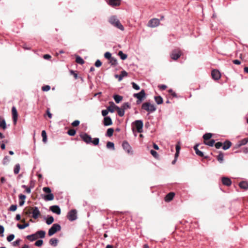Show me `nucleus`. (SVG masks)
<instances>
[{"instance_id":"c9c22d12","label":"nucleus","mask_w":248,"mask_h":248,"mask_svg":"<svg viewBox=\"0 0 248 248\" xmlns=\"http://www.w3.org/2000/svg\"><path fill=\"white\" fill-rule=\"evenodd\" d=\"M118 55L120 57L122 60H125L127 57V55L125 54H124L122 51H119Z\"/></svg>"},{"instance_id":"dca6fc26","label":"nucleus","mask_w":248,"mask_h":248,"mask_svg":"<svg viewBox=\"0 0 248 248\" xmlns=\"http://www.w3.org/2000/svg\"><path fill=\"white\" fill-rule=\"evenodd\" d=\"M103 124L105 126L110 125L112 124L111 118L109 116L105 117L103 121Z\"/></svg>"},{"instance_id":"423d86ee","label":"nucleus","mask_w":248,"mask_h":248,"mask_svg":"<svg viewBox=\"0 0 248 248\" xmlns=\"http://www.w3.org/2000/svg\"><path fill=\"white\" fill-rule=\"evenodd\" d=\"M160 24V20L157 18H153L150 20L148 23V26L151 28L157 27Z\"/></svg>"},{"instance_id":"79ce46f5","label":"nucleus","mask_w":248,"mask_h":248,"mask_svg":"<svg viewBox=\"0 0 248 248\" xmlns=\"http://www.w3.org/2000/svg\"><path fill=\"white\" fill-rule=\"evenodd\" d=\"M212 136V134L211 133H206L204 135H203V139L205 140H208L210 139H211Z\"/></svg>"},{"instance_id":"6ab92c4d","label":"nucleus","mask_w":248,"mask_h":248,"mask_svg":"<svg viewBox=\"0 0 248 248\" xmlns=\"http://www.w3.org/2000/svg\"><path fill=\"white\" fill-rule=\"evenodd\" d=\"M174 195H175V194L173 192H170V193H168L166 195V196L165 198V201L166 202H170L171 200H172Z\"/></svg>"},{"instance_id":"9b49d317","label":"nucleus","mask_w":248,"mask_h":248,"mask_svg":"<svg viewBox=\"0 0 248 248\" xmlns=\"http://www.w3.org/2000/svg\"><path fill=\"white\" fill-rule=\"evenodd\" d=\"M49 210L53 213L60 215L61 212V209L58 205H52L49 207Z\"/></svg>"},{"instance_id":"864d4df0","label":"nucleus","mask_w":248,"mask_h":248,"mask_svg":"<svg viewBox=\"0 0 248 248\" xmlns=\"http://www.w3.org/2000/svg\"><path fill=\"white\" fill-rule=\"evenodd\" d=\"M104 57L105 58L109 60L110 58L112 57L111 54L109 52H107L105 53Z\"/></svg>"},{"instance_id":"4468645a","label":"nucleus","mask_w":248,"mask_h":248,"mask_svg":"<svg viewBox=\"0 0 248 248\" xmlns=\"http://www.w3.org/2000/svg\"><path fill=\"white\" fill-rule=\"evenodd\" d=\"M127 76V73L125 70H123L121 72L120 75H115V77L118 78V81H121L124 77Z\"/></svg>"},{"instance_id":"c85d7f7f","label":"nucleus","mask_w":248,"mask_h":248,"mask_svg":"<svg viewBox=\"0 0 248 248\" xmlns=\"http://www.w3.org/2000/svg\"><path fill=\"white\" fill-rule=\"evenodd\" d=\"M116 106L114 103L112 102V104L108 107V110L111 113H113L114 111V109H116Z\"/></svg>"},{"instance_id":"bb28decb","label":"nucleus","mask_w":248,"mask_h":248,"mask_svg":"<svg viewBox=\"0 0 248 248\" xmlns=\"http://www.w3.org/2000/svg\"><path fill=\"white\" fill-rule=\"evenodd\" d=\"M49 243L50 245L56 247V246H57L58 240L57 238H51L49 240Z\"/></svg>"},{"instance_id":"f257e3e1","label":"nucleus","mask_w":248,"mask_h":248,"mask_svg":"<svg viewBox=\"0 0 248 248\" xmlns=\"http://www.w3.org/2000/svg\"><path fill=\"white\" fill-rule=\"evenodd\" d=\"M109 22L114 27L120 29L121 31H123L124 29V26L115 16H111L109 19Z\"/></svg>"},{"instance_id":"338daca9","label":"nucleus","mask_w":248,"mask_h":248,"mask_svg":"<svg viewBox=\"0 0 248 248\" xmlns=\"http://www.w3.org/2000/svg\"><path fill=\"white\" fill-rule=\"evenodd\" d=\"M43 58L46 60H49L51 58V56L49 54H45L43 56Z\"/></svg>"},{"instance_id":"ea45409f","label":"nucleus","mask_w":248,"mask_h":248,"mask_svg":"<svg viewBox=\"0 0 248 248\" xmlns=\"http://www.w3.org/2000/svg\"><path fill=\"white\" fill-rule=\"evenodd\" d=\"M106 146L108 149H111L112 150H114L115 149L114 143L111 141H108L107 143Z\"/></svg>"},{"instance_id":"20e7f679","label":"nucleus","mask_w":248,"mask_h":248,"mask_svg":"<svg viewBox=\"0 0 248 248\" xmlns=\"http://www.w3.org/2000/svg\"><path fill=\"white\" fill-rule=\"evenodd\" d=\"M67 218L71 221H74L77 218V212L75 209L70 211L67 215Z\"/></svg>"},{"instance_id":"a211bd4d","label":"nucleus","mask_w":248,"mask_h":248,"mask_svg":"<svg viewBox=\"0 0 248 248\" xmlns=\"http://www.w3.org/2000/svg\"><path fill=\"white\" fill-rule=\"evenodd\" d=\"M12 112L13 115V119L14 122L16 123L17 119V112L16 108L13 107L12 108Z\"/></svg>"},{"instance_id":"aec40b11","label":"nucleus","mask_w":248,"mask_h":248,"mask_svg":"<svg viewBox=\"0 0 248 248\" xmlns=\"http://www.w3.org/2000/svg\"><path fill=\"white\" fill-rule=\"evenodd\" d=\"M198 146H199L198 144H196L194 146V149L195 151V153L197 155H198L199 156H200L201 157H202L203 156V153L202 152L200 151L198 149Z\"/></svg>"},{"instance_id":"69168bd1","label":"nucleus","mask_w":248,"mask_h":248,"mask_svg":"<svg viewBox=\"0 0 248 248\" xmlns=\"http://www.w3.org/2000/svg\"><path fill=\"white\" fill-rule=\"evenodd\" d=\"M26 195H23V194H20L19 195V199L21 200H25V199H26Z\"/></svg>"},{"instance_id":"2f4dec72","label":"nucleus","mask_w":248,"mask_h":248,"mask_svg":"<svg viewBox=\"0 0 248 248\" xmlns=\"http://www.w3.org/2000/svg\"><path fill=\"white\" fill-rule=\"evenodd\" d=\"M248 142V138H245L239 141L238 146L240 147L242 145H244L246 144Z\"/></svg>"},{"instance_id":"4d7b16f0","label":"nucleus","mask_w":248,"mask_h":248,"mask_svg":"<svg viewBox=\"0 0 248 248\" xmlns=\"http://www.w3.org/2000/svg\"><path fill=\"white\" fill-rule=\"evenodd\" d=\"M50 89V87L49 85H46L42 88V90L43 91L47 92Z\"/></svg>"},{"instance_id":"49530a36","label":"nucleus","mask_w":248,"mask_h":248,"mask_svg":"<svg viewBox=\"0 0 248 248\" xmlns=\"http://www.w3.org/2000/svg\"><path fill=\"white\" fill-rule=\"evenodd\" d=\"M215 140H210V141H209L208 142L204 141V143L206 145H208V146H211V147L213 146V145L215 144Z\"/></svg>"},{"instance_id":"a18cd8bd","label":"nucleus","mask_w":248,"mask_h":248,"mask_svg":"<svg viewBox=\"0 0 248 248\" xmlns=\"http://www.w3.org/2000/svg\"><path fill=\"white\" fill-rule=\"evenodd\" d=\"M10 160V157L8 156H6L4 157L3 159V164L4 165H7L8 164V163L9 162Z\"/></svg>"},{"instance_id":"bf43d9fd","label":"nucleus","mask_w":248,"mask_h":248,"mask_svg":"<svg viewBox=\"0 0 248 248\" xmlns=\"http://www.w3.org/2000/svg\"><path fill=\"white\" fill-rule=\"evenodd\" d=\"M79 123H80V122L78 120H76L75 121H74L72 123V125L73 126H78L79 124Z\"/></svg>"},{"instance_id":"f704fd0d","label":"nucleus","mask_w":248,"mask_h":248,"mask_svg":"<svg viewBox=\"0 0 248 248\" xmlns=\"http://www.w3.org/2000/svg\"><path fill=\"white\" fill-rule=\"evenodd\" d=\"M54 221V218L52 216H48L46 220V223L47 225L52 224Z\"/></svg>"},{"instance_id":"6e6552de","label":"nucleus","mask_w":248,"mask_h":248,"mask_svg":"<svg viewBox=\"0 0 248 248\" xmlns=\"http://www.w3.org/2000/svg\"><path fill=\"white\" fill-rule=\"evenodd\" d=\"M124 150L129 154H133V151L132 148L128 142L124 141L123 142L122 144Z\"/></svg>"},{"instance_id":"2eb2a0df","label":"nucleus","mask_w":248,"mask_h":248,"mask_svg":"<svg viewBox=\"0 0 248 248\" xmlns=\"http://www.w3.org/2000/svg\"><path fill=\"white\" fill-rule=\"evenodd\" d=\"M121 0H109L108 3L112 7H115L119 6L121 4Z\"/></svg>"},{"instance_id":"473e14b6","label":"nucleus","mask_w":248,"mask_h":248,"mask_svg":"<svg viewBox=\"0 0 248 248\" xmlns=\"http://www.w3.org/2000/svg\"><path fill=\"white\" fill-rule=\"evenodd\" d=\"M76 62L80 64H83L84 63V61L81 57L79 56H76Z\"/></svg>"},{"instance_id":"8fccbe9b","label":"nucleus","mask_w":248,"mask_h":248,"mask_svg":"<svg viewBox=\"0 0 248 248\" xmlns=\"http://www.w3.org/2000/svg\"><path fill=\"white\" fill-rule=\"evenodd\" d=\"M17 209V205L16 204H13L11 205L9 209V210L14 212L16 211Z\"/></svg>"},{"instance_id":"6e6d98bb","label":"nucleus","mask_w":248,"mask_h":248,"mask_svg":"<svg viewBox=\"0 0 248 248\" xmlns=\"http://www.w3.org/2000/svg\"><path fill=\"white\" fill-rule=\"evenodd\" d=\"M150 153L155 158H157V157L158 154H157V152L155 151L154 150H151L150 151Z\"/></svg>"},{"instance_id":"393cba45","label":"nucleus","mask_w":248,"mask_h":248,"mask_svg":"<svg viewBox=\"0 0 248 248\" xmlns=\"http://www.w3.org/2000/svg\"><path fill=\"white\" fill-rule=\"evenodd\" d=\"M239 186L243 189H248V183L245 181L241 182L239 184Z\"/></svg>"},{"instance_id":"680f3d73","label":"nucleus","mask_w":248,"mask_h":248,"mask_svg":"<svg viewBox=\"0 0 248 248\" xmlns=\"http://www.w3.org/2000/svg\"><path fill=\"white\" fill-rule=\"evenodd\" d=\"M215 146L217 149H219L222 146V143L221 142H217L215 143Z\"/></svg>"},{"instance_id":"5fc2aeb1","label":"nucleus","mask_w":248,"mask_h":248,"mask_svg":"<svg viewBox=\"0 0 248 248\" xmlns=\"http://www.w3.org/2000/svg\"><path fill=\"white\" fill-rule=\"evenodd\" d=\"M14 238L15 235L14 234H11L7 237V240L8 242H11L14 239Z\"/></svg>"},{"instance_id":"ddd939ff","label":"nucleus","mask_w":248,"mask_h":248,"mask_svg":"<svg viewBox=\"0 0 248 248\" xmlns=\"http://www.w3.org/2000/svg\"><path fill=\"white\" fill-rule=\"evenodd\" d=\"M32 210V217L34 219H37L40 214V211L39 210L38 208L36 206L33 207Z\"/></svg>"},{"instance_id":"13d9d810","label":"nucleus","mask_w":248,"mask_h":248,"mask_svg":"<svg viewBox=\"0 0 248 248\" xmlns=\"http://www.w3.org/2000/svg\"><path fill=\"white\" fill-rule=\"evenodd\" d=\"M43 190L45 192L47 193L48 194L51 193V191L50 188L49 187H43Z\"/></svg>"},{"instance_id":"7ed1b4c3","label":"nucleus","mask_w":248,"mask_h":248,"mask_svg":"<svg viewBox=\"0 0 248 248\" xmlns=\"http://www.w3.org/2000/svg\"><path fill=\"white\" fill-rule=\"evenodd\" d=\"M61 230V226L59 224H53L52 227L49 229L48 234L49 236L53 235L56 232Z\"/></svg>"},{"instance_id":"e2e57ef3","label":"nucleus","mask_w":248,"mask_h":248,"mask_svg":"<svg viewBox=\"0 0 248 248\" xmlns=\"http://www.w3.org/2000/svg\"><path fill=\"white\" fill-rule=\"evenodd\" d=\"M108 109L102 110L101 112L102 115L104 117H106L107 115L108 114Z\"/></svg>"},{"instance_id":"f8f14e48","label":"nucleus","mask_w":248,"mask_h":248,"mask_svg":"<svg viewBox=\"0 0 248 248\" xmlns=\"http://www.w3.org/2000/svg\"><path fill=\"white\" fill-rule=\"evenodd\" d=\"M211 75L213 79L218 80L220 78V73L217 70H213L212 71Z\"/></svg>"},{"instance_id":"3c124183","label":"nucleus","mask_w":248,"mask_h":248,"mask_svg":"<svg viewBox=\"0 0 248 248\" xmlns=\"http://www.w3.org/2000/svg\"><path fill=\"white\" fill-rule=\"evenodd\" d=\"M99 139L98 138H94L93 140H92V143L94 145H97L99 144Z\"/></svg>"},{"instance_id":"9d476101","label":"nucleus","mask_w":248,"mask_h":248,"mask_svg":"<svg viewBox=\"0 0 248 248\" xmlns=\"http://www.w3.org/2000/svg\"><path fill=\"white\" fill-rule=\"evenodd\" d=\"M181 55V53L179 51L174 50L170 54V57L174 60H177Z\"/></svg>"},{"instance_id":"b1692460","label":"nucleus","mask_w":248,"mask_h":248,"mask_svg":"<svg viewBox=\"0 0 248 248\" xmlns=\"http://www.w3.org/2000/svg\"><path fill=\"white\" fill-rule=\"evenodd\" d=\"M116 109L117 110L119 116L123 117L124 115L125 111L121 108L116 106Z\"/></svg>"},{"instance_id":"0e129e2a","label":"nucleus","mask_w":248,"mask_h":248,"mask_svg":"<svg viewBox=\"0 0 248 248\" xmlns=\"http://www.w3.org/2000/svg\"><path fill=\"white\" fill-rule=\"evenodd\" d=\"M20 239H18L16 240L15 241H14L13 242V246H16L17 245H18L19 243H20Z\"/></svg>"},{"instance_id":"09e8293b","label":"nucleus","mask_w":248,"mask_h":248,"mask_svg":"<svg viewBox=\"0 0 248 248\" xmlns=\"http://www.w3.org/2000/svg\"><path fill=\"white\" fill-rule=\"evenodd\" d=\"M131 84L132 85V87L133 89H134L136 90H139L140 89V86L137 84L136 83L132 82L131 83Z\"/></svg>"},{"instance_id":"72a5a7b5","label":"nucleus","mask_w":248,"mask_h":248,"mask_svg":"<svg viewBox=\"0 0 248 248\" xmlns=\"http://www.w3.org/2000/svg\"><path fill=\"white\" fill-rule=\"evenodd\" d=\"M114 129L112 128H109L108 129L106 136L110 137L113 135Z\"/></svg>"},{"instance_id":"412c9836","label":"nucleus","mask_w":248,"mask_h":248,"mask_svg":"<svg viewBox=\"0 0 248 248\" xmlns=\"http://www.w3.org/2000/svg\"><path fill=\"white\" fill-rule=\"evenodd\" d=\"M26 237L29 240L32 242L37 239L38 238V236L36 235V234L35 233L34 234L29 235L27 236Z\"/></svg>"},{"instance_id":"1a4fd4ad","label":"nucleus","mask_w":248,"mask_h":248,"mask_svg":"<svg viewBox=\"0 0 248 248\" xmlns=\"http://www.w3.org/2000/svg\"><path fill=\"white\" fill-rule=\"evenodd\" d=\"M146 94L144 90H142L140 92L134 93L133 96L134 97L137 98L138 99H143L145 97Z\"/></svg>"},{"instance_id":"c03bdc74","label":"nucleus","mask_w":248,"mask_h":248,"mask_svg":"<svg viewBox=\"0 0 248 248\" xmlns=\"http://www.w3.org/2000/svg\"><path fill=\"white\" fill-rule=\"evenodd\" d=\"M29 226V223H25L24 224H23V225H21V224H17V227L19 229H21V230L24 229L25 228L28 227Z\"/></svg>"},{"instance_id":"774afa93","label":"nucleus","mask_w":248,"mask_h":248,"mask_svg":"<svg viewBox=\"0 0 248 248\" xmlns=\"http://www.w3.org/2000/svg\"><path fill=\"white\" fill-rule=\"evenodd\" d=\"M233 63L235 64L239 65L241 63V62L238 60H234L232 61Z\"/></svg>"},{"instance_id":"37998d69","label":"nucleus","mask_w":248,"mask_h":248,"mask_svg":"<svg viewBox=\"0 0 248 248\" xmlns=\"http://www.w3.org/2000/svg\"><path fill=\"white\" fill-rule=\"evenodd\" d=\"M42 136L43 138V141L46 143L47 141V136L45 130H43L42 131Z\"/></svg>"},{"instance_id":"4c0bfd02","label":"nucleus","mask_w":248,"mask_h":248,"mask_svg":"<svg viewBox=\"0 0 248 248\" xmlns=\"http://www.w3.org/2000/svg\"><path fill=\"white\" fill-rule=\"evenodd\" d=\"M20 169V166L19 164H16L14 168V172L15 174H17L19 173Z\"/></svg>"},{"instance_id":"a19ab883","label":"nucleus","mask_w":248,"mask_h":248,"mask_svg":"<svg viewBox=\"0 0 248 248\" xmlns=\"http://www.w3.org/2000/svg\"><path fill=\"white\" fill-rule=\"evenodd\" d=\"M130 104L128 102L124 103L121 106V108L125 111V110L130 108Z\"/></svg>"},{"instance_id":"4be33fe9","label":"nucleus","mask_w":248,"mask_h":248,"mask_svg":"<svg viewBox=\"0 0 248 248\" xmlns=\"http://www.w3.org/2000/svg\"><path fill=\"white\" fill-rule=\"evenodd\" d=\"M231 145H232V143L231 141L226 140L224 142V145L222 147V148L223 150H226L230 148V147L231 146Z\"/></svg>"},{"instance_id":"a878e982","label":"nucleus","mask_w":248,"mask_h":248,"mask_svg":"<svg viewBox=\"0 0 248 248\" xmlns=\"http://www.w3.org/2000/svg\"><path fill=\"white\" fill-rule=\"evenodd\" d=\"M113 98L117 103H119L123 100V96L118 94H115L113 95Z\"/></svg>"},{"instance_id":"cd10ccee","label":"nucleus","mask_w":248,"mask_h":248,"mask_svg":"<svg viewBox=\"0 0 248 248\" xmlns=\"http://www.w3.org/2000/svg\"><path fill=\"white\" fill-rule=\"evenodd\" d=\"M0 127L2 128L3 129L6 128V124L4 119L0 118Z\"/></svg>"},{"instance_id":"f3484780","label":"nucleus","mask_w":248,"mask_h":248,"mask_svg":"<svg viewBox=\"0 0 248 248\" xmlns=\"http://www.w3.org/2000/svg\"><path fill=\"white\" fill-rule=\"evenodd\" d=\"M222 182L224 185L227 186H230L232 184V181L231 179L228 177H223L222 178Z\"/></svg>"},{"instance_id":"603ef678","label":"nucleus","mask_w":248,"mask_h":248,"mask_svg":"<svg viewBox=\"0 0 248 248\" xmlns=\"http://www.w3.org/2000/svg\"><path fill=\"white\" fill-rule=\"evenodd\" d=\"M43 243V241L42 240H38L36 241L35 243V245L37 247H41Z\"/></svg>"},{"instance_id":"39448f33","label":"nucleus","mask_w":248,"mask_h":248,"mask_svg":"<svg viewBox=\"0 0 248 248\" xmlns=\"http://www.w3.org/2000/svg\"><path fill=\"white\" fill-rule=\"evenodd\" d=\"M133 124H134L135 127L139 133H141L143 131V122L141 120H136Z\"/></svg>"},{"instance_id":"7c9ffc66","label":"nucleus","mask_w":248,"mask_h":248,"mask_svg":"<svg viewBox=\"0 0 248 248\" xmlns=\"http://www.w3.org/2000/svg\"><path fill=\"white\" fill-rule=\"evenodd\" d=\"M155 102L158 105L163 103V98L160 96H155Z\"/></svg>"},{"instance_id":"5701e85b","label":"nucleus","mask_w":248,"mask_h":248,"mask_svg":"<svg viewBox=\"0 0 248 248\" xmlns=\"http://www.w3.org/2000/svg\"><path fill=\"white\" fill-rule=\"evenodd\" d=\"M36 235L38 236V238H43L45 237L46 232L44 231H39L36 232Z\"/></svg>"},{"instance_id":"de8ad7c7","label":"nucleus","mask_w":248,"mask_h":248,"mask_svg":"<svg viewBox=\"0 0 248 248\" xmlns=\"http://www.w3.org/2000/svg\"><path fill=\"white\" fill-rule=\"evenodd\" d=\"M76 132L75 130L71 129L68 131L67 133L70 136H74L76 134Z\"/></svg>"},{"instance_id":"0eeeda50","label":"nucleus","mask_w":248,"mask_h":248,"mask_svg":"<svg viewBox=\"0 0 248 248\" xmlns=\"http://www.w3.org/2000/svg\"><path fill=\"white\" fill-rule=\"evenodd\" d=\"M80 137L81 139L87 144H89L92 142V138L91 136L89 135L86 133H82L80 134Z\"/></svg>"},{"instance_id":"f03ea898","label":"nucleus","mask_w":248,"mask_h":248,"mask_svg":"<svg viewBox=\"0 0 248 248\" xmlns=\"http://www.w3.org/2000/svg\"><path fill=\"white\" fill-rule=\"evenodd\" d=\"M141 108L142 109L146 110L149 113L155 111L156 109L154 105L151 104L149 102L143 103L142 105Z\"/></svg>"},{"instance_id":"c756f323","label":"nucleus","mask_w":248,"mask_h":248,"mask_svg":"<svg viewBox=\"0 0 248 248\" xmlns=\"http://www.w3.org/2000/svg\"><path fill=\"white\" fill-rule=\"evenodd\" d=\"M54 199V195L52 193H49L45 197L46 201H49Z\"/></svg>"},{"instance_id":"e433bc0d","label":"nucleus","mask_w":248,"mask_h":248,"mask_svg":"<svg viewBox=\"0 0 248 248\" xmlns=\"http://www.w3.org/2000/svg\"><path fill=\"white\" fill-rule=\"evenodd\" d=\"M217 160L220 163H222L224 159V155L222 153H220L217 157Z\"/></svg>"},{"instance_id":"58836bf2","label":"nucleus","mask_w":248,"mask_h":248,"mask_svg":"<svg viewBox=\"0 0 248 248\" xmlns=\"http://www.w3.org/2000/svg\"><path fill=\"white\" fill-rule=\"evenodd\" d=\"M109 63L112 65L115 66L117 64V61L115 58L112 57L109 60Z\"/></svg>"},{"instance_id":"052dcab7","label":"nucleus","mask_w":248,"mask_h":248,"mask_svg":"<svg viewBox=\"0 0 248 248\" xmlns=\"http://www.w3.org/2000/svg\"><path fill=\"white\" fill-rule=\"evenodd\" d=\"M94 65L96 67H99L102 65V62L99 60H97L96 61Z\"/></svg>"}]
</instances>
